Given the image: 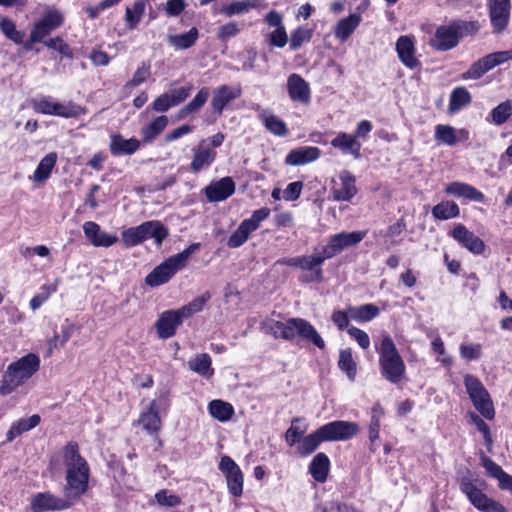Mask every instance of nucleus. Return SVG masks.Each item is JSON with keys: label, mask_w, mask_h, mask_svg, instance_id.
Listing matches in <instances>:
<instances>
[{"label": "nucleus", "mask_w": 512, "mask_h": 512, "mask_svg": "<svg viewBox=\"0 0 512 512\" xmlns=\"http://www.w3.org/2000/svg\"><path fill=\"white\" fill-rule=\"evenodd\" d=\"M146 239L153 238L160 246L169 236V229L159 220H149L140 224Z\"/></svg>", "instance_id": "obj_39"}, {"label": "nucleus", "mask_w": 512, "mask_h": 512, "mask_svg": "<svg viewBox=\"0 0 512 512\" xmlns=\"http://www.w3.org/2000/svg\"><path fill=\"white\" fill-rule=\"evenodd\" d=\"M41 422V417L38 414H33L28 418H20L14 421L6 433V443H11L17 437L25 432H28L38 426Z\"/></svg>", "instance_id": "obj_33"}, {"label": "nucleus", "mask_w": 512, "mask_h": 512, "mask_svg": "<svg viewBox=\"0 0 512 512\" xmlns=\"http://www.w3.org/2000/svg\"><path fill=\"white\" fill-rule=\"evenodd\" d=\"M189 368L203 377H210L213 375L212 360L209 354H197L193 359L188 362Z\"/></svg>", "instance_id": "obj_49"}, {"label": "nucleus", "mask_w": 512, "mask_h": 512, "mask_svg": "<svg viewBox=\"0 0 512 512\" xmlns=\"http://www.w3.org/2000/svg\"><path fill=\"white\" fill-rule=\"evenodd\" d=\"M71 502L59 498L51 492H38L32 496L30 508L32 512L61 511L68 509Z\"/></svg>", "instance_id": "obj_18"}, {"label": "nucleus", "mask_w": 512, "mask_h": 512, "mask_svg": "<svg viewBox=\"0 0 512 512\" xmlns=\"http://www.w3.org/2000/svg\"><path fill=\"white\" fill-rule=\"evenodd\" d=\"M63 461L66 468L88 464L86 459L80 454L79 445L75 441H69L64 446Z\"/></svg>", "instance_id": "obj_47"}, {"label": "nucleus", "mask_w": 512, "mask_h": 512, "mask_svg": "<svg viewBox=\"0 0 512 512\" xmlns=\"http://www.w3.org/2000/svg\"><path fill=\"white\" fill-rule=\"evenodd\" d=\"M302 421L295 417L291 420L290 427L286 430L284 438L288 446L296 444L297 452L302 457H307L314 453L323 442L348 441L359 433V425L356 422L335 420L328 422L312 433L303 436L307 426L301 428L297 424Z\"/></svg>", "instance_id": "obj_1"}, {"label": "nucleus", "mask_w": 512, "mask_h": 512, "mask_svg": "<svg viewBox=\"0 0 512 512\" xmlns=\"http://www.w3.org/2000/svg\"><path fill=\"white\" fill-rule=\"evenodd\" d=\"M151 76V62L143 61L141 65L136 69L133 77L128 80L125 84L126 88L136 87L146 82Z\"/></svg>", "instance_id": "obj_58"}, {"label": "nucleus", "mask_w": 512, "mask_h": 512, "mask_svg": "<svg viewBox=\"0 0 512 512\" xmlns=\"http://www.w3.org/2000/svg\"><path fill=\"white\" fill-rule=\"evenodd\" d=\"M287 92L294 103L309 105L311 102V88L309 83L297 73H292L287 78Z\"/></svg>", "instance_id": "obj_20"}, {"label": "nucleus", "mask_w": 512, "mask_h": 512, "mask_svg": "<svg viewBox=\"0 0 512 512\" xmlns=\"http://www.w3.org/2000/svg\"><path fill=\"white\" fill-rule=\"evenodd\" d=\"M169 119L166 115L154 118L150 123L141 128L140 134L144 144L152 143L167 127Z\"/></svg>", "instance_id": "obj_37"}, {"label": "nucleus", "mask_w": 512, "mask_h": 512, "mask_svg": "<svg viewBox=\"0 0 512 512\" xmlns=\"http://www.w3.org/2000/svg\"><path fill=\"white\" fill-rule=\"evenodd\" d=\"M367 235V231L340 232L329 236L326 245L314 247L313 254L302 256L301 270L309 271L310 275L301 278L304 283H320L324 279L322 266L343 250L358 245Z\"/></svg>", "instance_id": "obj_2"}, {"label": "nucleus", "mask_w": 512, "mask_h": 512, "mask_svg": "<svg viewBox=\"0 0 512 512\" xmlns=\"http://www.w3.org/2000/svg\"><path fill=\"white\" fill-rule=\"evenodd\" d=\"M109 151L114 157L132 155L141 146V141L135 137L126 139L121 133H113L109 136Z\"/></svg>", "instance_id": "obj_26"}, {"label": "nucleus", "mask_w": 512, "mask_h": 512, "mask_svg": "<svg viewBox=\"0 0 512 512\" xmlns=\"http://www.w3.org/2000/svg\"><path fill=\"white\" fill-rule=\"evenodd\" d=\"M432 215L437 220H448L460 215L458 204L452 200L442 201L432 208Z\"/></svg>", "instance_id": "obj_48"}, {"label": "nucleus", "mask_w": 512, "mask_h": 512, "mask_svg": "<svg viewBox=\"0 0 512 512\" xmlns=\"http://www.w3.org/2000/svg\"><path fill=\"white\" fill-rule=\"evenodd\" d=\"M58 289V283L44 284L40 287L39 293L35 294L30 300V308L32 310L39 309Z\"/></svg>", "instance_id": "obj_54"}, {"label": "nucleus", "mask_w": 512, "mask_h": 512, "mask_svg": "<svg viewBox=\"0 0 512 512\" xmlns=\"http://www.w3.org/2000/svg\"><path fill=\"white\" fill-rule=\"evenodd\" d=\"M89 479V464L66 468L65 496L68 499H80L89 489Z\"/></svg>", "instance_id": "obj_10"}, {"label": "nucleus", "mask_w": 512, "mask_h": 512, "mask_svg": "<svg viewBox=\"0 0 512 512\" xmlns=\"http://www.w3.org/2000/svg\"><path fill=\"white\" fill-rule=\"evenodd\" d=\"M208 410L210 415L220 422L229 421L235 413L234 407L231 403L215 399L209 402Z\"/></svg>", "instance_id": "obj_43"}, {"label": "nucleus", "mask_w": 512, "mask_h": 512, "mask_svg": "<svg viewBox=\"0 0 512 512\" xmlns=\"http://www.w3.org/2000/svg\"><path fill=\"white\" fill-rule=\"evenodd\" d=\"M261 328L266 334L272 335L275 339L292 341L298 335L302 339L313 343L320 350H324L326 347L325 341L316 328L304 318H289L285 322L269 319L261 323Z\"/></svg>", "instance_id": "obj_3"}, {"label": "nucleus", "mask_w": 512, "mask_h": 512, "mask_svg": "<svg viewBox=\"0 0 512 512\" xmlns=\"http://www.w3.org/2000/svg\"><path fill=\"white\" fill-rule=\"evenodd\" d=\"M192 85L176 88L170 93H163L159 95L148 107L147 112H160L165 113L172 107H175L184 102L191 94Z\"/></svg>", "instance_id": "obj_13"}, {"label": "nucleus", "mask_w": 512, "mask_h": 512, "mask_svg": "<svg viewBox=\"0 0 512 512\" xmlns=\"http://www.w3.org/2000/svg\"><path fill=\"white\" fill-rule=\"evenodd\" d=\"M321 155V150L314 146H303L292 149L285 157V164L301 166L316 161Z\"/></svg>", "instance_id": "obj_31"}, {"label": "nucleus", "mask_w": 512, "mask_h": 512, "mask_svg": "<svg viewBox=\"0 0 512 512\" xmlns=\"http://www.w3.org/2000/svg\"><path fill=\"white\" fill-rule=\"evenodd\" d=\"M147 0H136L131 7H126L125 23L128 29H135L145 13Z\"/></svg>", "instance_id": "obj_46"}, {"label": "nucleus", "mask_w": 512, "mask_h": 512, "mask_svg": "<svg viewBox=\"0 0 512 512\" xmlns=\"http://www.w3.org/2000/svg\"><path fill=\"white\" fill-rule=\"evenodd\" d=\"M192 152L193 157L190 163V171L195 174L205 168H208L217 157V152L208 145L206 139L201 140L192 149Z\"/></svg>", "instance_id": "obj_22"}, {"label": "nucleus", "mask_w": 512, "mask_h": 512, "mask_svg": "<svg viewBox=\"0 0 512 512\" xmlns=\"http://www.w3.org/2000/svg\"><path fill=\"white\" fill-rule=\"evenodd\" d=\"M48 49L57 51L62 57L72 58L73 52L71 47L64 41L61 36L49 38L43 43Z\"/></svg>", "instance_id": "obj_60"}, {"label": "nucleus", "mask_w": 512, "mask_h": 512, "mask_svg": "<svg viewBox=\"0 0 512 512\" xmlns=\"http://www.w3.org/2000/svg\"><path fill=\"white\" fill-rule=\"evenodd\" d=\"M459 39L456 31L450 22L448 25H440L432 38L429 40V46L439 52L449 51L459 44Z\"/></svg>", "instance_id": "obj_19"}, {"label": "nucleus", "mask_w": 512, "mask_h": 512, "mask_svg": "<svg viewBox=\"0 0 512 512\" xmlns=\"http://www.w3.org/2000/svg\"><path fill=\"white\" fill-rule=\"evenodd\" d=\"M449 235L472 254L480 255L485 251L484 241L462 223L456 224Z\"/></svg>", "instance_id": "obj_16"}, {"label": "nucleus", "mask_w": 512, "mask_h": 512, "mask_svg": "<svg viewBox=\"0 0 512 512\" xmlns=\"http://www.w3.org/2000/svg\"><path fill=\"white\" fill-rule=\"evenodd\" d=\"M458 39H462L467 36L476 35L481 29V24L478 20L465 21V20H453L451 21Z\"/></svg>", "instance_id": "obj_52"}, {"label": "nucleus", "mask_w": 512, "mask_h": 512, "mask_svg": "<svg viewBox=\"0 0 512 512\" xmlns=\"http://www.w3.org/2000/svg\"><path fill=\"white\" fill-rule=\"evenodd\" d=\"M241 94L242 89L239 85L234 87L226 84L220 85L212 92L210 107L218 116H221L227 105L239 98Z\"/></svg>", "instance_id": "obj_21"}, {"label": "nucleus", "mask_w": 512, "mask_h": 512, "mask_svg": "<svg viewBox=\"0 0 512 512\" xmlns=\"http://www.w3.org/2000/svg\"><path fill=\"white\" fill-rule=\"evenodd\" d=\"M330 466L329 457L324 452H319L309 464V473L315 481L324 483L327 480Z\"/></svg>", "instance_id": "obj_34"}, {"label": "nucleus", "mask_w": 512, "mask_h": 512, "mask_svg": "<svg viewBox=\"0 0 512 512\" xmlns=\"http://www.w3.org/2000/svg\"><path fill=\"white\" fill-rule=\"evenodd\" d=\"M512 116V100H506L493 108L489 114L491 122L495 125H502Z\"/></svg>", "instance_id": "obj_51"}, {"label": "nucleus", "mask_w": 512, "mask_h": 512, "mask_svg": "<svg viewBox=\"0 0 512 512\" xmlns=\"http://www.w3.org/2000/svg\"><path fill=\"white\" fill-rule=\"evenodd\" d=\"M258 119L266 130L275 136L285 137L289 133L287 124L277 116L271 114L269 110L261 109L258 114Z\"/></svg>", "instance_id": "obj_35"}, {"label": "nucleus", "mask_w": 512, "mask_h": 512, "mask_svg": "<svg viewBox=\"0 0 512 512\" xmlns=\"http://www.w3.org/2000/svg\"><path fill=\"white\" fill-rule=\"evenodd\" d=\"M146 240L141 225L130 227L122 232V241L127 248L135 247Z\"/></svg>", "instance_id": "obj_56"}, {"label": "nucleus", "mask_w": 512, "mask_h": 512, "mask_svg": "<svg viewBox=\"0 0 512 512\" xmlns=\"http://www.w3.org/2000/svg\"><path fill=\"white\" fill-rule=\"evenodd\" d=\"M184 318L178 309L162 312L155 322V329L160 339L166 340L176 335L177 329L182 325Z\"/></svg>", "instance_id": "obj_17"}, {"label": "nucleus", "mask_w": 512, "mask_h": 512, "mask_svg": "<svg viewBox=\"0 0 512 512\" xmlns=\"http://www.w3.org/2000/svg\"><path fill=\"white\" fill-rule=\"evenodd\" d=\"M209 95V88L202 87L194 96V98L187 103L188 108L192 110L194 113L198 112L207 102Z\"/></svg>", "instance_id": "obj_64"}, {"label": "nucleus", "mask_w": 512, "mask_h": 512, "mask_svg": "<svg viewBox=\"0 0 512 512\" xmlns=\"http://www.w3.org/2000/svg\"><path fill=\"white\" fill-rule=\"evenodd\" d=\"M348 311L350 312V317L360 323L369 322L380 313L378 306L372 303L363 304L358 307L348 306Z\"/></svg>", "instance_id": "obj_44"}, {"label": "nucleus", "mask_w": 512, "mask_h": 512, "mask_svg": "<svg viewBox=\"0 0 512 512\" xmlns=\"http://www.w3.org/2000/svg\"><path fill=\"white\" fill-rule=\"evenodd\" d=\"M200 248V243H192L188 247H186L183 251L173 256H170L172 261L177 265V267L181 270L186 266V262L196 250Z\"/></svg>", "instance_id": "obj_63"}, {"label": "nucleus", "mask_w": 512, "mask_h": 512, "mask_svg": "<svg viewBox=\"0 0 512 512\" xmlns=\"http://www.w3.org/2000/svg\"><path fill=\"white\" fill-rule=\"evenodd\" d=\"M180 269L170 257L157 265L146 277L145 283L150 287L166 284Z\"/></svg>", "instance_id": "obj_23"}, {"label": "nucleus", "mask_w": 512, "mask_h": 512, "mask_svg": "<svg viewBox=\"0 0 512 512\" xmlns=\"http://www.w3.org/2000/svg\"><path fill=\"white\" fill-rule=\"evenodd\" d=\"M57 159L58 155L56 152L46 154L37 165L33 174V180L37 183H44L56 166Z\"/></svg>", "instance_id": "obj_40"}, {"label": "nucleus", "mask_w": 512, "mask_h": 512, "mask_svg": "<svg viewBox=\"0 0 512 512\" xmlns=\"http://www.w3.org/2000/svg\"><path fill=\"white\" fill-rule=\"evenodd\" d=\"M63 24L64 16L62 13L57 10L48 11L39 21L34 23L31 29L32 41L44 43L45 38Z\"/></svg>", "instance_id": "obj_14"}, {"label": "nucleus", "mask_w": 512, "mask_h": 512, "mask_svg": "<svg viewBox=\"0 0 512 512\" xmlns=\"http://www.w3.org/2000/svg\"><path fill=\"white\" fill-rule=\"evenodd\" d=\"M253 7L247 1H234L222 7L221 12L228 17L248 12Z\"/></svg>", "instance_id": "obj_62"}, {"label": "nucleus", "mask_w": 512, "mask_h": 512, "mask_svg": "<svg viewBox=\"0 0 512 512\" xmlns=\"http://www.w3.org/2000/svg\"><path fill=\"white\" fill-rule=\"evenodd\" d=\"M464 385L474 408L485 419L493 420L496 414L494 404L480 379L472 374H466Z\"/></svg>", "instance_id": "obj_6"}, {"label": "nucleus", "mask_w": 512, "mask_h": 512, "mask_svg": "<svg viewBox=\"0 0 512 512\" xmlns=\"http://www.w3.org/2000/svg\"><path fill=\"white\" fill-rule=\"evenodd\" d=\"M83 230L86 238L95 247H110L118 241L116 235L101 231L100 226L93 221L85 222Z\"/></svg>", "instance_id": "obj_29"}, {"label": "nucleus", "mask_w": 512, "mask_h": 512, "mask_svg": "<svg viewBox=\"0 0 512 512\" xmlns=\"http://www.w3.org/2000/svg\"><path fill=\"white\" fill-rule=\"evenodd\" d=\"M339 181H332L331 194L335 201L349 202L357 194L356 177L349 170H342L338 175Z\"/></svg>", "instance_id": "obj_15"}, {"label": "nucleus", "mask_w": 512, "mask_h": 512, "mask_svg": "<svg viewBox=\"0 0 512 512\" xmlns=\"http://www.w3.org/2000/svg\"><path fill=\"white\" fill-rule=\"evenodd\" d=\"M24 383L8 365L0 381V395L8 396Z\"/></svg>", "instance_id": "obj_50"}, {"label": "nucleus", "mask_w": 512, "mask_h": 512, "mask_svg": "<svg viewBox=\"0 0 512 512\" xmlns=\"http://www.w3.org/2000/svg\"><path fill=\"white\" fill-rule=\"evenodd\" d=\"M338 368L346 374L350 381H355L357 375V363L353 358L351 348L339 351Z\"/></svg>", "instance_id": "obj_45"}, {"label": "nucleus", "mask_w": 512, "mask_h": 512, "mask_svg": "<svg viewBox=\"0 0 512 512\" xmlns=\"http://www.w3.org/2000/svg\"><path fill=\"white\" fill-rule=\"evenodd\" d=\"M40 363V358L37 354L28 353L18 360L11 362L9 366L19 379L25 383L40 369Z\"/></svg>", "instance_id": "obj_25"}, {"label": "nucleus", "mask_w": 512, "mask_h": 512, "mask_svg": "<svg viewBox=\"0 0 512 512\" xmlns=\"http://www.w3.org/2000/svg\"><path fill=\"white\" fill-rule=\"evenodd\" d=\"M235 192V183L230 177H223L205 188V195L210 202L226 200Z\"/></svg>", "instance_id": "obj_28"}, {"label": "nucleus", "mask_w": 512, "mask_h": 512, "mask_svg": "<svg viewBox=\"0 0 512 512\" xmlns=\"http://www.w3.org/2000/svg\"><path fill=\"white\" fill-rule=\"evenodd\" d=\"M313 36V31L308 28L298 27L291 33L290 49H299L304 42H309Z\"/></svg>", "instance_id": "obj_59"}, {"label": "nucleus", "mask_w": 512, "mask_h": 512, "mask_svg": "<svg viewBox=\"0 0 512 512\" xmlns=\"http://www.w3.org/2000/svg\"><path fill=\"white\" fill-rule=\"evenodd\" d=\"M169 405V391L161 392L158 399L152 400L147 408L140 412L138 419L133 423V425H140L148 435L158 442L159 446H162V440L159 436L162 429V420L159 415V408L161 406Z\"/></svg>", "instance_id": "obj_5"}, {"label": "nucleus", "mask_w": 512, "mask_h": 512, "mask_svg": "<svg viewBox=\"0 0 512 512\" xmlns=\"http://www.w3.org/2000/svg\"><path fill=\"white\" fill-rule=\"evenodd\" d=\"M0 30L5 35V37L15 44L23 43L24 32L17 30L16 25L13 20L9 18H2L0 20Z\"/></svg>", "instance_id": "obj_57"}, {"label": "nucleus", "mask_w": 512, "mask_h": 512, "mask_svg": "<svg viewBox=\"0 0 512 512\" xmlns=\"http://www.w3.org/2000/svg\"><path fill=\"white\" fill-rule=\"evenodd\" d=\"M396 52L405 67L413 70L421 66V62L416 57V48L412 37L400 36L396 41Z\"/></svg>", "instance_id": "obj_24"}, {"label": "nucleus", "mask_w": 512, "mask_h": 512, "mask_svg": "<svg viewBox=\"0 0 512 512\" xmlns=\"http://www.w3.org/2000/svg\"><path fill=\"white\" fill-rule=\"evenodd\" d=\"M218 469L225 477L228 493L240 498L244 490V474L240 466L228 455L221 457Z\"/></svg>", "instance_id": "obj_11"}, {"label": "nucleus", "mask_w": 512, "mask_h": 512, "mask_svg": "<svg viewBox=\"0 0 512 512\" xmlns=\"http://www.w3.org/2000/svg\"><path fill=\"white\" fill-rule=\"evenodd\" d=\"M460 356L466 361L478 360L482 356V345L480 343L461 344Z\"/></svg>", "instance_id": "obj_61"}, {"label": "nucleus", "mask_w": 512, "mask_h": 512, "mask_svg": "<svg viewBox=\"0 0 512 512\" xmlns=\"http://www.w3.org/2000/svg\"><path fill=\"white\" fill-rule=\"evenodd\" d=\"M434 138L439 144L454 146L459 141H467L469 139V131L464 128L456 131L450 125L438 124L435 127Z\"/></svg>", "instance_id": "obj_30"}, {"label": "nucleus", "mask_w": 512, "mask_h": 512, "mask_svg": "<svg viewBox=\"0 0 512 512\" xmlns=\"http://www.w3.org/2000/svg\"><path fill=\"white\" fill-rule=\"evenodd\" d=\"M198 37V29L196 27H192L185 33L168 35L167 40L169 44L176 50H186L191 48L196 43Z\"/></svg>", "instance_id": "obj_42"}, {"label": "nucleus", "mask_w": 512, "mask_h": 512, "mask_svg": "<svg viewBox=\"0 0 512 512\" xmlns=\"http://www.w3.org/2000/svg\"><path fill=\"white\" fill-rule=\"evenodd\" d=\"M333 148L338 149L344 154H351L355 159L361 157L362 144L353 136L346 132H339L331 141Z\"/></svg>", "instance_id": "obj_32"}, {"label": "nucleus", "mask_w": 512, "mask_h": 512, "mask_svg": "<svg viewBox=\"0 0 512 512\" xmlns=\"http://www.w3.org/2000/svg\"><path fill=\"white\" fill-rule=\"evenodd\" d=\"M487 8L492 33H503L510 23L511 0H488Z\"/></svg>", "instance_id": "obj_12"}, {"label": "nucleus", "mask_w": 512, "mask_h": 512, "mask_svg": "<svg viewBox=\"0 0 512 512\" xmlns=\"http://www.w3.org/2000/svg\"><path fill=\"white\" fill-rule=\"evenodd\" d=\"M510 60H512V49L487 54L473 62L471 66L461 74V79L478 80L488 71Z\"/></svg>", "instance_id": "obj_9"}, {"label": "nucleus", "mask_w": 512, "mask_h": 512, "mask_svg": "<svg viewBox=\"0 0 512 512\" xmlns=\"http://www.w3.org/2000/svg\"><path fill=\"white\" fill-rule=\"evenodd\" d=\"M379 355V369L381 376L392 384H398L406 375V365L398 349L388 333L381 335L380 341L375 345Z\"/></svg>", "instance_id": "obj_4"}, {"label": "nucleus", "mask_w": 512, "mask_h": 512, "mask_svg": "<svg viewBox=\"0 0 512 512\" xmlns=\"http://www.w3.org/2000/svg\"><path fill=\"white\" fill-rule=\"evenodd\" d=\"M384 416V409L379 402H376L371 408V417L370 423L368 427V434L370 440L369 450L372 453H375L377 448L375 446V442L379 439L380 434V421Z\"/></svg>", "instance_id": "obj_38"}, {"label": "nucleus", "mask_w": 512, "mask_h": 512, "mask_svg": "<svg viewBox=\"0 0 512 512\" xmlns=\"http://www.w3.org/2000/svg\"><path fill=\"white\" fill-rule=\"evenodd\" d=\"M444 192L447 195L463 199L465 201L484 202L485 195L476 187L459 181H454L446 185Z\"/></svg>", "instance_id": "obj_27"}, {"label": "nucleus", "mask_w": 512, "mask_h": 512, "mask_svg": "<svg viewBox=\"0 0 512 512\" xmlns=\"http://www.w3.org/2000/svg\"><path fill=\"white\" fill-rule=\"evenodd\" d=\"M459 488L480 512H509L503 504L488 497L479 489L471 478L463 477L460 480Z\"/></svg>", "instance_id": "obj_8"}, {"label": "nucleus", "mask_w": 512, "mask_h": 512, "mask_svg": "<svg viewBox=\"0 0 512 512\" xmlns=\"http://www.w3.org/2000/svg\"><path fill=\"white\" fill-rule=\"evenodd\" d=\"M361 21L362 17L359 13H353L340 19L334 29L335 37L341 41H346L357 29Z\"/></svg>", "instance_id": "obj_36"}, {"label": "nucleus", "mask_w": 512, "mask_h": 512, "mask_svg": "<svg viewBox=\"0 0 512 512\" xmlns=\"http://www.w3.org/2000/svg\"><path fill=\"white\" fill-rule=\"evenodd\" d=\"M30 106L36 113L62 118H76L85 112L82 106L72 101L61 103L55 101L51 96L33 98L30 100Z\"/></svg>", "instance_id": "obj_7"}, {"label": "nucleus", "mask_w": 512, "mask_h": 512, "mask_svg": "<svg viewBox=\"0 0 512 512\" xmlns=\"http://www.w3.org/2000/svg\"><path fill=\"white\" fill-rule=\"evenodd\" d=\"M210 299V294L207 292L201 296L194 298L188 304L178 309L184 319L190 318L194 314L203 310L206 302Z\"/></svg>", "instance_id": "obj_55"}, {"label": "nucleus", "mask_w": 512, "mask_h": 512, "mask_svg": "<svg viewBox=\"0 0 512 512\" xmlns=\"http://www.w3.org/2000/svg\"><path fill=\"white\" fill-rule=\"evenodd\" d=\"M252 232H254V230L243 220L238 228L229 236L227 241L228 247L238 248L242 246Z\"/></svg>", "instance_id": "obj_53"}, {"label": "nucleus", "mask_w": 512, "mask_h": 512, "mask_svg": "<svg viewBox=\"0 0 512 512\" xmlns=\"http://www.w3.org/2000/svg\"><path fill=\"white\" fill-rule=\"evenodd\" d=\"M472 96L464 86L456 87L452 90L449 99L448 110L450 113L459 112L464 107L470 105Z\"/></svg>", "instance_id": "obj_41"}]
</instances>
